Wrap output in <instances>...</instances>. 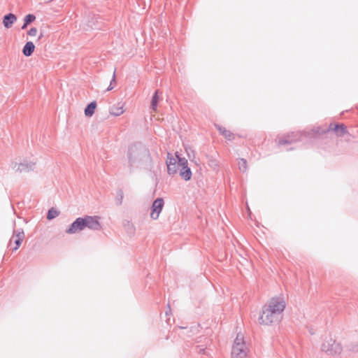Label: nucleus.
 Masks as SVG:
<instances>
[{"label":"nucleus","mask_w":358,"mask_h":358,"mask_svg":"<svg viewBox=\"0 0 358 358\" xmlns=\"http://www.w3.org/2000/svg\"><path fill=\"white\" fill-rule=\"evenodd\" d=\"M127 158L130 173L134 169L148 168L152 165V158L148 148L139 143H134L129 147Z\"/></svg>","instance_id":"f257e3e1"},{"label":"nucleus","mask_w":358,"mask_h":358,"mask_svg":"<svg viewBox=\"0 0 358 358\" xmlns=\"http://www.w3.org/2000/svg\"><path fill=\"white\" fill-rule=\"evenodd\" d=\"M248 351L244 338L238 334L232 346L231 358H246Z\"/></svg>","instance_id":"f03ea898"},{"label":"nucleus","mask_w":358,"mask_h":358,"mask_svg":"<svg viewBox=\"0 0 358 358\" xmlns=\"http://www.w3.org/2000/svg\"><path fill=\"white\" fill-rule=\"evenodd\" d=\"M281 317L276 315L275 311L271 308H268L264 306L262 308V314L259 317V322L260 324L269 325L272 323L277 322L280 320Z\"/></svg>","instance_id":"7ed1b4c3"},{"label":"nucleus","mask_w":358,"mask_h":358,"mask_svg":"<svg viewBox=\"0 0 358 358\" xmlns=\"http://www.w3.org/2000/svg\"><path fill=\"white\" fill-rule=\"evenodd\" d=\"M321 349L323 352H325L328 355H334L340 354L343 348L341 343H337L332 338H329L323 342Z\"/></svg>","instance_id":"20e7f679"},{"label":"nucleus","mask_w":358,"mask_h":358,"mask_svg":"<svg viewBox=\"0 0 358 358\" xmlns=\"http://www.w3.org/2000/svg\"><path fill=\"white\" fill-rule=\"evenodd\" d=\"M268 308L273 310L276 315L280 317L281 313L285 308V302L283 297L275 296L271 299L268 305H265Z\"/></svg>","instance_id":"39448f33"},{"label":"nucleus","mask_w":358,"mask_h":358,"mask_svg":"<svg viewBox=\"0 0 358 358\" xmlns=\"http://www.w3.org/2000/svg\"><path fill=\"white\" fill-rule=\"evenodd\" d=\"M83 219L85 222V228L94 231H99L101 229V224L99 222L100 217L99 216L85 215L83 217Z\"/></svg>","instance_id":"423d86ee"},{"label":"nucleus","mask_w":358,"mask_h":358,"mask_svg":"<svg viewBox=\"0 0 358 358\" xmlns=\"http://www.w3.org/2000/svg\"><path fill=\"white\" fill-rule=\"evenodd\" d=\"M11 167L17 172L28 173L34 169L35 163L24 160L23 162L20 164H17V162H12Z\"/></svg>","instance_id":"0eeeda50"},{"label":"nucleus","mask_w":358,"mask_h":358,"mask_svg":"<svg viewBox=\"0 0 358 358\" xmlns=\"http://www.w3.org/2000/svg\"><path fill=\"white\" fill-rule=\"evenodd\" d=\"M24 238V232L22 229H18L17 230H13V236L9 241L8 246H10L12 243V241H14L15 247L12 248L13 251L17 250L21 245L23 240Z\"/></svg>","instance_id":"6e6552de"},{"label":"nucleus","mask_w":358,"mask_h":358,"mask_svg":"<svg viewBox=\"0 0 358 358\" xmlns=\"http://www.w3.org/2000/svg\"><path fill=\"white\" fill-rule=\"evenodd\" d=\"M164 205V201L162 198H157L152 203L151 206L150 217L152 220H157L160 213Z\"/></svg>","instance_id":"1a4fd4ad"},{"label":"nucleus","mask_w":358,"mask_h":358,"mask_svg":"<svg viewBox=\"0 0 358 358\" xmlns=\"http://www.w3.org/2000/svg\"><path fill=\"white\" fill-rule=\"evenodd\" d=\"M85 229V222L83 217L76 218L67 228L65 232L67 234H73L78 231H83Z\"/></svg>","instance_id":"9d476101"},{"label":"nucleus","mask_w":358,"mask_h":358,"mask_svg":"<svg viewBox=\"0 0 358 358\" xmlns=\"http://www.w3.org/2000/svg\"><path fill=\"white\" fill-rule=\"evenodd\" d=\"M167 166V173L170 176H174L179 170L176 159L171 154L168 153L167 159L166 161Z\"/></svg>","instance_id":"9b49d317"},{"label":"nucleus","mask_w":358,"mask_h":358,"mask_svg":"<svg viewBox=\"0 0 358 358\" xmlns=\"http://www.w3.org/2000/svg\"><path fill=\"white\" fill-rule=\"evenodd\" d=\"M301 134L298 132H292L291 134H288L282 138L279 139L278 145L292 144L300 140Z\"/></svg>","instance_id":"f8f14e48"},{"label":"nucleus","mask_w":358,"mask_h":358,"mask_svg":"<svg viewBox=\"0 0 358 358\" xmlns=\"http://www.w3.org/2000/svg\"><path fill=\"white\" fill-rule=\"evenodd\" d=\"M101 17L94 13H90L87 16V25L92 29H100L99 20Z\"/></svg>","instance_id":"ddd939ff"},{"label":"nucleus","mask_w":358,"mask_h":358,"mask_svg":"<svg viewBox=\"0 0 358 358\" xmlns=\"http://www.w3.org/2000/svg\"><path fill=\"white\" fill-rule=\"evenodd\" d=\"M16 20V15L13 13H10L3 16V24L6 29H9L12 27V25Z\"/></svg>","instance_id":"4468645a"},{"label":"nucleus","mask_w":358,"mask_h":358,"mask_svg":"<svg viewBox=\"0 0 358 358\" xmlns=\"http://www.w3.org/2000/svg\"><path fill=\"white\" fill-rule=\"evenodd\" d=\"M179 174L180 177L185 181H189L192 178V171L191 169L187 166L180 167Z\"/></svg>","instance_id":"2eb2a0df"},{"label":"nucleus","mask_w":358,"mask_h":358,"mask_svg":"<svg viewBox=\"0 0 358 358\" xmlns=\"http://www.w3.org/2000/svg\"><path fill=\"white\" fill-rule=\"evenodd\" d=\"M35 50V45L33 42L28 41L25 43L22 48V54L25 57H30Z\"/></svg>","instance_id":"dca6fc26"},{"label":"nucleus","mask_w":358,"mask_h":358,"mask_svg":"<svg viewBox=\"0 0 358 358\" xmlns=\"http://www.w3.org/2000/svg\"><path fill=\"white\" fill-rule=\"evenodd\" d=\"M96 107V101H92L89 104L87 105V106L85 108V115L87 117H91L94 113V110Z\"/></svg>","instance_id":"f3484780"},{"label":"nucleus","mask_w":358,"mask_h":358,"mask_svg":"<svg viewBox=\"0 0 358 358\" xmlns=\"http://www.w3.org/2000/svg\"><path fill=\"white\" fill-rule=\"evenodd\" d=\"M215 127L220 133L223 135L227 140H231L233 138L234 134L230 131L227 130L224 127L220 125H215Z\"/></svg>","instance_id":"a211bd4d"},{"label":"nucleus","mask_w":358,"mask_h":358,"mask_svg":"<svg viewBox=\"0 0 358 358\" xmlns=\"http://www.w3.org/2000/svg\"><path fill=\"white\" fill-rule=\"evenodd\" d=\"M36 20V16L34 14H28L24 18V23L22 26V29H24L29 24L32 23Z\"/></svg>","instance_id":"6ab92c4d"},{"label":"nucleus","mask_w":358,"mask_h":358,"mask_svg":"<svg viewBox=\"0 0 358 358\" xmlns=\"http://www.w3.org/2000/svg\"><path fill=\"white\" fill-rule=\"evenodd\" d=\"M175 155V158L177 160L178 166H179V167L185 166L188 165V162L186 158L181 157L178 152H176Z\"/></svg>","instance_id":"aec40b11"},{"label":"nucleus","mask_w":358,"mask_h":358,"mask_svg":"<svg viewBox=\"0 0 358 358\" xmlns=\"http://www.w3.org/2000/svg\"><path fill=\"white\" fill-rule=\"evenodd\" d=\"M124 113L122 106H113L110 109V113L114 116H119Z\"/></svg>","instance_id":"412c9836"},{"label":"nucleus","mask_w":358,"mask_h":358,"mask_svg":"<svg viewBox=\"0 0 358 358\" xmlns=\"http://www.w3.org/2000/svg\"><path fill=\"white\" fill-rule=\"evenodd\" d=\"M124 198V193L122 189H119L116 192L115 203L117 206H121Z\"/></svg>","instance_id":"4be33fe9"},{"label":"nucleus","mask_w":358,"mask_h":358,"mask_svg":"<svg viewBox=\"0 0 358 358\" xmlns=\"http://www.w3.org/2000/svg\"><path fill=\"white\" fill-rule=\"evenodd\" d=\"M238 169L241 172L245 173L247 171L248 166L246 159L243 158L238 159Z\"/></svg>","instance_id":"5701e85b"},{"label":"nucleus","mask_w":358,"mask_h":358,"mask_svg":"<svg viewBox=\"0 0 358 358\" xmlns=\"http://www.w3.org/2000/svg\"><path fill=\"white\" fill-rule=\"evenodd\" d=\"M59 213L54 208H51L48 210L47 214V219L51 220L59 215Z\"/></svg>","instance_id":"b1692460"},{"label":"nucleus","mask_w":358,"mask_h":358,"mask_svg":"<svg viewBox=\"0 0 358 358\" xmlns=\"http://www.w3.org/2000/svg\"><path fill=\"white\" fill-rule=\"evenodd\" d=\"M159 101L158 91L157 90L152 97L151 108L153 110H156Z\"/></svg>","instance_id":"393cba45"},{"label":"nucleus","mask_w":358,"mask_h":358,"mask_svg":"<svg viewBox=\"0 0 358 358\" xmlns=\"http://www.w3.org/2000/svg\"><path fill=\"white\" fill-rule=\"evenodd\" d=\"M341 124H330L329 128L327 129V131H334L336 134L339 132V129H341Z\"/></svg>","instance_id":"a878e982"},{"label":"nucleus","mask_w":358,"mask_h":358,"mask_svg":"<svg viewBox=\"0 0 358 358\" xmlns=\"http://www.w3.org/2000/svg\"><path fill=\"white\" fill-rule=\"evenodd\" d=\"M347 134H348L347 127L345 124H341V129H339V132L337 134V136L339 137H343Z\"/></svg>","instance_id":"bb28decb"},{"label":"nucleus","mask_w":358,"mask_h":358,"mask_svg":"<svg viewBox=\"0 0 358 358\" xmlns=\"http://www.w3.org/2000/svg\"><path fill=\"white\" fill-rule=\"evenodd\" d=\"M348 349L354 352H358V341L352 342L348 345Z\"/></svg>","instance_id":"cd10ccee"},{"label":"nucleus","mask_w":358,"mask_h":358,"mask_svg":"<svg viewBox=\"0 0 358 358\" xmlns=\"http://www.w3.org/2000/svg\"><path fill=\"white\" fill-rule=\"evenodd\" d=\"M37 29L36 27H31L27 32V34L31 36H35L37 34Z\"/></svg>","instance_id":"c85d7f7f"},{"label":"nucleus","mask_w":358,"mask_h":358,"mask_svg":"<svg viewBox=\"0 0 358 358\" xmlns=\"http://www.w3.org/2000/svg\"><path fill=\"white\" fill-rule=\"evenodd\" d=\"M112 82L116 83V80H115V71H114V73H113L112 80H111V81L110 83L109 86L107 88V91H110V90L113 89V86L112 85Z\"/></svg>","instance_id":"c756f323"},{"label":"nucleus","mask_w":358,"mask_h":358,"mask_svg":"<svg viewBox=\"0 0 358 358\" xmlns=\"http://www.w3.org/2000/svg\"><path fill=\"white\" fill-rule=\"evenodd\" d=\"M210 164V166H213V167L218 166V163H217V162L215 159H211L210 161V164Z\"/></svg>","instance_id":"7c9ffc66"},{"label":"nucleus","mask_w":358,"mask_h":358,"mask_svg":"<svg viewBox=\"0 0 358 358\" xmlns=\"http://www.w3.org/2000/svg\"><path fill=\"white\" fill-rule=\"evenodd\" d=\"M198 348V352L199 354H206V348L200 346L196 347Z\"/></svg>","instance_id":"2f4dec72"},{"label":"nucleus","mask_w":358,"mask_h":358,"mask_svg":"<svg viewBox=\"0 0 358 358\" xmlns=\"http://www.w3.org/2000/svg\"><path fill=\"white\" fill-rule=\"evenodd\" d=\"M42 37H43V34H41V35L39 36L38 38L41 39Z\"/></svg>","instance_id":"473e14b6"}]
</instances>
